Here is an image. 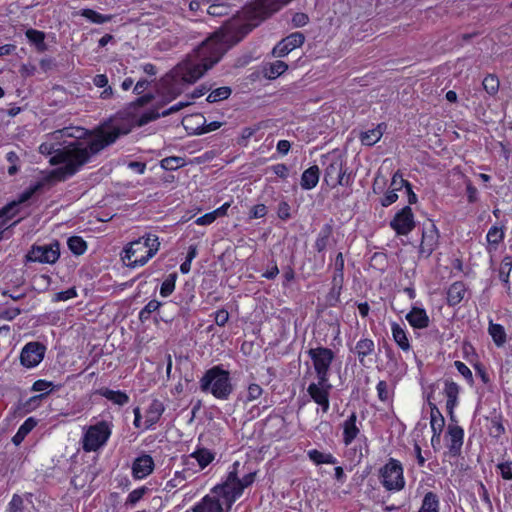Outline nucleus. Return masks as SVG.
Masks as SVG:
<instances>
[{"label": "nucleus", "mask_w": 512, "mask_h": 512, "mask_svg": "<svg viewBox=\"0 0 512 512\" xmlns=\"http://www.w3.org/2000/svg\"><path fill=\"white\" fill-rule=\"evenodd\" d=\"M308 21L309 18L305 13H295L292 17V23L295 27L305 26Z\"/></svg>", "instance_id": "nucleus-64"}, {"label": "nucleus", "mask_w": 512, "mask_h": 512, "mask_svg": "<svg viewBox=\"0 0 512 512\" xmlns=\"http://www.w3.org/2000/svg\"><path fill=\"white\" fill-rule=\"evenodd\" d=\"M199 385L202 392L211 393L220 400H227L233 392L230 373L221 366L208 369L200 379Z\"/></svg>", "instance_id": "nucleus-4"}, {"label": "nucleus", "mask_w": 512, "mask_h": 512, "mask_svg": "<svg viewBox=\"0 0 512 512\" xmlns=\"http://www.w3.org/2000/svg\"><path fill=\"white\" fill-rule=\"evenodd\" d=\"M375 345L371 339H361L356 343L355 353L357 354L359 361L362 363L364 358L371 355L374 351Z\"/></svg>", "instance_id": "nucleus-30"}, {"label": "nucleus", "mask_w": 512, "mask_h": 512, "mask_svg": "<svg viewBox=\"0 0 512 512\" xmlns=\"http://www.w3.org/2000/svg\"><path fill=\"white\" fill-rule=\"evenodd\" d=\"M176 274H170L162 283L160 294L162 297H168L175 289Z\"/></svg>", "instance_id": "nucleus-47"}, {"label": "nucleus", "mask_w": 512, "mask_h": 512, "mask_svg": "<svg viewBox=\"0 0 512 512\" xmlns=\"http://www.w3.org/2000/svg\"><path fill=\"white\" fill-rule=\"evenodd\" d=\"M308 355L313 362V367L317 375V380H329V371L334 361V352L326 347L311 348Z\"/></svg>", "instance_id": "nucleus-7"}, {"label": "nucleus", "mask_w": 512, "mask_h": 512, "mask_svg": "<svg viewBox=\"0 0 512 512\" xmlns=\"http://www.w3.org/2000/svg\"><path fill=\"white\" fill-rule=\"evenodd\" d=\"M76 296H77L76 289L74 287H72L65 291L56 293L53 297V301H55V302L66 301V300L75 298Z\"/></svg>", "instance_id": "nucleus-52"}, {"label": "nucleus", "mask_w": 512, "mask_h": 512, "mask_svg": "<svg viewBox=\"0 0 512 512\" xmlns=\"http://www.w3.org/2000/svg\"><path fill=\"white\" fill-rule=\"evenodd\" d=\"M162 116V112L159 113L158 111L156 110H151L149 112H146L144 114L141 115V117L139 118V121H138V125L139 126H143L153 120H156L158 119L159 117Z\"/></svg>", "instance_id": "nucleus-53"}, {"label": "nucleus", "mask_w": 512, "mask_h": 512, "mask_svg": "<svg viewBox=\"0 0 512 512\" xmlns=\"http://www.w3.org/2000/svg\"><path fill=\"white\" fill-rule=\"evenodd\" d=\"M484 90L494 96L499 90V79L493 74L487 75L482 82Z\"/></svg>", "instance_id": "nucleus-43"}, {"label": "nucleus", "mask_w": 512, "mask_h": 512, "mask_svg": "<svg viewBox=\"0 0 512 512\" xmlns=\"http://www.w3.org/2000/svg\"><path fill=\"white\" fill-rule=\"evenodd\" d=\"M444 393L447 397L446 408L450 416H453V410L457 405L459 386L452 381L445 382Z\"/></svg>", "instance_id": "nucleus-23"}, {"label": "nucleus", "mask_w": 512, "mask_h": 512, "mask_svg": "<svg viewBox=\"0 0 512 512\" xmlns=\"http://www.w3.org/2000/svg\"><path fill=\"white\" fill-rule=\"evenodd\" d=\"M147 490H148V488H146V487H140V488L133 490L128 495V502L131 504L137 503L143 497V495L147 492Z\"/></svg>", "instance_id": "nucleus-58"}, {"label": "nucleus", "mask_w": 512, "mask_h": 512, "mask_svg": "<svg viewBox=\"0 0 512 512\" xmlns=\"http://www.w3.org/2000/svg\"><path fill=\"white\" fill-rule=\"evenodd\" d=\"M231 11V6L228 2L211 3L207 8V13L214 17H221L228 15Z\"/></svg>", "instance_id": "nucleus-35"}, {"label": "nucleus", "mask_w": 512, "mask_h": 512, "mask_svg": "<svg viewBox=\"0 0 512 512\" xmlns=\"http://www.w3.org/2000/svg\"><path fill=\"white\" fill-rule=\"evenodd\" d=\"M111 432V425L106 421H100L95 425H91L83 437V450L86 452L97 451L106 444Z\"/></svg>", "instance_id": "nucleus-6"}, {"label": "nucleus", "mask_w": 512, "mask_h": 512, "mask_svg": "<svg viewBox=\"0 0 512 512\" xmlns=\"http://www.w3.org/2000/svg\"><path fill=\"white\" fill-rule=\"evenodd\" d=\"M72 130H74V128H63L61 130H57V131L53 132L52 134H50V138H51V140H58L63 136H67V137H74V138L79 139V138H82L84 134H86L85 130L82 128L75 129V131L78 134L71 132Z\"/></svg>", "instance_id": "nucleus-39"}, {"label": "nucleus", "mask_w": 512, "mask_h": 512, "mask_svg": "<svg viewBox=\"0 0 512 512\" xmlns=\"http://www.w3.org/2000/svg\"><path fill=\"white\" fill-rule=\"evenodd\" d=\"M291 0H256L245 6L242 11L244 23L238 20L228 22L224 28L206 39L193 53L179 63L171 72L174 83L166 80L167 94L171 99L176 98L183 91L178 82L193 84L201 78L206 71L220 61L229 47L238 43L254 27L263 20L279 11Z\"/></svg>", "instance_id": "nucleus-1"}, {"label": "nucleus", "mask_w": 512, "mask_h": 512, "mask_svg": "<svg viewBox=\"0 0 512 512\" xmlns=\"http://www.w3.org/2000/svg\"><path fill=\"white\" fill-rule=\"evenodd\" d=\"M67 244L75 255H82L87 249L86 242L79 236L70 237Z\"/></svg>", "instance_id": "nucleus-40"}, {"label": "nucleus", "mask_w": 512, "mask_h": 512, "mask_svg": "<svg viewBox=\"0 0 512 512\" xmlns=\"http://www.w3.org/2000/svg\"><path fill=\"white\" fill-rule=\"evenodd\" d=\"M161 306V303L157 300H151L149 301L144 308L139 313V319L144 322L147 321L151 315V313L157 311L159 307Z\"/></svg>", "instance_id": "nucleus-46"}, {"label": "nucleus", "mask_w": 512, "mask_h": 512, "mask_svg": "<svg viewBox=\"0 0 512 512\" xmlns=\"http://www.w3.org/2000/svg\"><path fill=\"white\" fill-rule=\"evenodd\" d=\"M466 294V287L463 282L453 283L447 291V301L451 306L459 304Z\"/></svg>", "instance_id": "nucleus-25"}, {"label": "nucleus", "mask_w": 512, "mask_h": 512, "mask_svg": "<svg viewBox=\"0 0 512 512\" xmlns=\"http://www.w3.org/2000/svg\"><path fill=\"white\" fill-rule=\"evenodd\" d=\"M380 477L382 485L389 491H399L405 486L403 468L400 462L395 459H390L380 470Z\"/></svg>", "instance_id": "nucleus-8"}, {"label": "nucleus", "mask_w": 512, "mask_h": 512, "mask_svg": "<svg viewBox=\"0 0 512 512\" xmlns=\"http://www.w3.org/2000/svg\"><path fill=\"white\" fill-rule=\"evenodd\" d=\"M184 165V159L181 157H166L161 160V167L165 170H175Z\"/></svg>", "instance_id": "nucleus-48"}, {"label": "nucleus", "mask_w": 512, "mask_h": 512, "mask_svg": "<svg viewBox=\"0 0 512 512\" xmlns=\"http://www.w3.org/2000/svg\"><path fill=\"white\" fill-rule=\"evenodd\" d=\"M164 408L162 404L158 401H154L149 409V419L148 421L151 422V424L155 423L159 417L161 416Z\"/></svg>", "instance_id": "nucleus-50"}, {"label": "nucleus", "mask_w": 512, "mask_h": 512, "mask_svg": "<svg viewBox=\"0 0 512 512\" xmlns=\"http://www.w3.org/2000/svg\"><path fill=\"white\" fill-rule=\"evenodd\" d=\"M119 135L120 131L116 128L100 130L87 145L74 141L62 148L58 147L56 142L46 141L39 146V152L43 155H51L49 162L52 165L63 164L59 173L65 178L74 175L93 155L114 143Z\"/></svg>", "instance_id": "nucleus-2"}, {"label": "nucleus", "mask_w": 512, "mask_h": 512, "mask_svg": "<svg viewBox=\"0 0 512 512\" xmlns=\"http://www.w3.org/2000/svg\"><path fill=\"white\" fill-rule=\"evenodd\" d=\"M37 425V421L30 417L24 421V423L19 427L16 434L13 436V443L15 445H19L24 438L34 429V427Z\"/></svg>", "instance_id": "nucleus-29"}, {"label": "nucleus", "mask_w": 512, "mask_h": 512, "mask_svg": "<svg viewBox=\"0 0 512 512\" xmlns=\"http://www.w3.org/2000/svg\"><path fill=\"white\" fill-rule=\"evenodd\" d=\"M447 434L449 437V451L452 455L456 456L460 453L463 445L464 431L460 426L449 425Z\"/></svg>", "instance_id": "nucleus-18"}, {"label": "nucleus", "mask_w": 512, "mask_h": 512, "mask_svg": "<svg viewBox=\"0 0 512 512\" xmlns=\"http://www.w3.org/2000/svg\"><path fill=\"white\" fill-rule=\"evenodd\" d=\"M24 511V501L22 497L18 494H14L12 496L11 501L8 504V512H23Z\"/></svg>", "instance_id": "nucleus-51"}, {"label": "nucleus", "mask_w": 512, "mask_h": 512, "mask_svg": "<svg viewBox=\"0 0 512 512\" xmlns=\"http://www.w3.org/2000/svg\"><path fill=\"white\" fill-rule=\"evenodd\" d=\"M17 212H18L17 203L11 202V203L7 204L5 207H3L2 209H0V219L3 217L11 218L14 215H16Z\"/></svg>", "instance_id": "nucleus-56"}, {"label": "nucleus", "mask_w": 512, "mask_h": 512, "mask_svg": "<svg viewBox=\"0 0 512 512\" xmlns=\"http://www.w3.org/2000/svg\"><path fill=\"white\" fill-rule=\"evenodd\" d=\"M45 346L39 342L27 343L20 354L21 364L27 368L37 366L43 359Z\"/></svg>", "instance_id": "nucleus-13"}, {"label": "nucleus", "mask_w": 512, "mask_h": 512, "mask_svg": "<svg viewBox=\"0 0 512 512\" xmlns=\"http://www.w3.org/2000/svg\"><path fill=\"white\" fill-rule=\"evenodd\" d=\"M357 416L352 413L343 423V442L349 445L358 436L360 430L356 425Z\"/></svg>", "instance_id": "nucleus-21"}, {"label": "nucleus", "mask_w": 512, "mask_h": 512, "mask_svg": "<svg viewBox=\"0 0 512 512\" xmlns=\"http://www.w3.org/2000/svg\"><path fill=\"white\" fill-rule=\"evenodd\" d=\"M96 393L119 406H123L129 402V396L122 391H114L109 388L102 387L98 389Z\"/></svg>", "instance_id": "nucleus-24"}, {"label": "nucleus", "mask_w": 512, "mask_h": 512, "mask_svg": "<svg viewBox=\"0 0 512 512\" xmlns=\"http://www.w3.org/2000/svg\"><path fill=\"white\" fill-rule=\"evenodd\" d=\"M217 219L216 215L214 214V212H209V213H206L205 215L201 216V217H198L196 220H195V223L197 225H210L212 224L215 220Z\"/></svg>", "instance_id": "nucleus-62"}, {"label": "nucleus", "mask_w": 512, "mask_h": 512, "mask_svg": "<svg viewBox=\"0 0 512 512\" xmlns=\"http://www.w3.org/2000/svg\"><path fill=\"white\" fill-rule=\"evenodd\" d=\"M431 413H430V425L431 430L433 432L431 438V444L434 445V440L437 439V442L440 443V436L443 430L445 420L439 409L434 403H429Z\"/></svg>", "instance_id": "nucleus-17"}, {"label": "nucleus", "mask_w": 512, "mask_h": 512, "mask_svg": "<svg viewBox=\"0 0 512 512\" xmlns=\"http://www.w3.org/2000/svg\"><path fill=\"white\" fill-rule=\"evenodd\" d=\"M267 214V207L264 204H257L250 210V218H262Z\"/></svg>", "instance_id": "nucleus-59"}, {"label": "nucleus", "mask_w": 512, "mask_h": 512, "mask_svg": "<svg viewBox=\"0 0 512 512\" xmlns=\"http://www.w3.org/2000/svg\"><path fill=\"white\" fill-rule=\"evenodd\" d=\"M305 41V36L301 32H294L281 40L274 48L273 55L284 57L295 48L300 47Z\"/></svg>", "instance_id": "nucleus-15"}, {"label": "nucleus", "mask_w": 512, "mask_h": 512, "mask_svg": "<svg viewBox=\"0 0 512 512\" xmlns=\"http://www.w3.org/2000/svg\"><path fill=\"white\" fill-rule=\"evenodd\" d=\"M406 319L409 324L417 329L426 328L429 324V317L422 308L414 307L407 315Z\"/></svg>", "instance_id": "nucleus-20"}, {"label": "nucleus", "mask_w": 512, "mask_h": 512, "mask_svg": "<svg viewBox=\"0 0 512 512\" xmlns=\"http://www.w3.org/2000/svg\"><path fill=\"white\" fill-rule=\"evenodd\" d=\"M383 135V124H379L376 128L362 132L360 140L363 145L372 146L376 144Z\"/></svg>", "instance_id": "nucleus-28"}, {"label": "nucleus", "mask_w": 512, "mask_h": 512, "mask_svg": "<svg viewBox=\"0 0 512 512\" xmlns=\"http://www.w3.org/2000/svg\"><path fill=\"white\" fill-rule=\"evenodd\" d=\"M231 92L232 90L228 86L219 87L212 90L206 100L209 103L219 102L227 99L231 95Z\"/></svg>", "instance_id": "nucleus-36"}, {"label": "nucleus", "mask_w": 512, "mask_h": 512, "mask_svg": "<svg viewBox=\"0 0 512 512\" xmlns=\"http://www.w3.org/2000/svg\"><path fill=\"white\" fill-rule=\"evenodd\" d=\"M488 332L497 347H502L506 343L507 335L502 325L490 321Z\"/></svg>", "instance_id": "nucleus-27"}, {"label": "nucleus", "mask_w": 512, "mask_h": 512, "mask_svg": "<svg viewBox=\"0 0 512 512\" xmlns=\"http://www.w3.org/2000/svg\"><path fill=\"white\" fill-rule=\"evenodd\" d=\"M186 475L184 472H176L174 477L170 479L165 486V490L170 492L175 488H180L185 485Z\"/></svg>", "instance_id": "nucleus-45"}, {"label": "nucleus", "mask_w": 512, "mask_h": 512, "mask_svg": "<svg viewBox=\"0 0 512 512\" xmlns=\"http://www.w3.org/2000/svg\"><path fill=\"white\" fill-rule=\"evenodd\" d=\"M288 69V65L281 61L277 60L272 63H269L263 67V75L268 79H276L280 75H282Z\"/></svg>", "instance_id": "nucleus-26"}, {"label": "nucleus", "mask_w": 512, "mask_h": 512, "mask_svg": "<svg viewBox=\"0 0 512 512\" xmlns=\"http://www.w3.org/2000/svg\"><path fill=\"white\" fill-rule=\"evenodd\" d=\"M391 228L398 235H407L415 227L414 216L410 206L401 209L390 222Z\"/></svg>", "instance_id": "nucleus-12"}, {"label": "nucleus", "mask_w": 512, "mask_h": 512, "mask_svg": "<svg viewBox=\"0 0 512 512\" xmlns=\"http://www.w3.org/2000/svg\"><path fill=\"white\" fill-rule=\"evenodd\" d=\"M512 270V257L505 256L500 264L499 278L503 284H509L510 272Z\"/></svg>", "instance_id": "nucleus-38"}, {"label": "nucleus", "mask_w": 512, "mask_h": 512, "mask_svg": "<svg viewBox=\"0 0 512 512\" xmlns=\"http://www.w3.org/2000/svg\"><path fill=\"white\" fill-rule=\"evenodd\" d=\"M59 256V244L56 242L49 245L33 246L26 258L31 262L53 264L58 260Z\"/></svg>", "instance_id": "nucleus-10"}, {"label": "nucleus", "mask_w": 512, "mask_h": 512, "mask_svg": "<svg viewBox=\"0 0 512 512\" xmlns=\"http://www.w3.org/2000/svg\"><path fill=\"white\" fill-rule=\"evenodd\" d=\"M41 187V183H37L36 185L30 187L28 190L24 191L18 201H14L15 203H17V206L21 203H24L26 202L27 200H29L32 195Z\"/></svg>", "instance_id": "nucleus-57"}, {"label": "nucleus", "mask_w": 512, "mask_h": 512, "mask_svg": "<svg viewBox=\"0 0 512 512\" xmlns=\"http://www.w3.org/2000/svg\"><path fill=\"white\" fill-rule=\"evenodd\" d=\"M262 392L263 390L258 384H251L248 387L247 399L249 401L256 400L261 396Z\"/></svg>", "instance_id": "nucleus-60"}, {"label": "nucleus", "mask_w": 512, "mask_h": 512, "mask_svg": "<svg viewBox=\"0 0 512 512\" xmlns=\"http://www.w3.org/2000/svg\"><path fill=\"white\" fill-rule=\"evenodd\" d=\"M331 389L332 385L329 383V380H317V383H311L307 388L311 399L321 407L324 413L329 410V395Z\"/></svg>", "instance_id": "nucleus-11"}, {"label": "nucleus", "mask_w": 512, "mask_h": 512, "mask_svg": "<svg viewBox=\"0 0 512 512\" xmlns=\"http://www.w3.org/2000/svg\"><path fill=\"white\" fill-rule=\"evenodd\" d=\"M324 180L332 187L337 185L349 186L351 184V176L347 174L342 159L336 158L326 167Z\"/></svg>", "instance_id": "nucleus-9"}, {"label": "nucleus", "mask_w": 512, "mask_h": 512, "mask_svg": "<svg viewBox=\"0 0 512 512\" xmlns=\"http://www.w3.org/2000/svg\"><path fill=\"white\" fill-rule=\"evenodd\" d=\"M486 238L489 244L497 245L503 240L504 232L501 228L493 226L489 229Z\"/></svg>", "instance_id": "nucleus-49"}, {"label": "nucleus", "mask_w": 512, "mask_h": 512, "mask_svg": "<svg viewBox=\"0 0 512 512\" xmlns=\"http://www.w3.org/2000/svg\"><path fill=\"white\" fill-rule=\"evenodd\" d=\"M82 16L97 24H103L109 22L112 19L111 15H103L92 9H84L82 11Z\"/></svg>", "instance_id": "nucleus-42"}, {"label": "nucleus", "mask_w": 512, "mask_h": 512, "mask_svg": "<svg viewBox=\"0 0 512 512\" xmlns=\"http://www.w3.org/2000/svg\"><path fill=\"white\" fill-rule=\"evenodd\" d=\"M331 235V228L329 226H325L318 234L317 239L315 241V249L320 253L323 252L327 245Z\"/></svg>", "instance_id": "nucleus-41"}, {"label": "nucleus", "mask_w": 512, "mask_h": 512, "mask_svg": "<svg viewBox=\"0 0 512 512\" xmlns=\"http://www.w3.org/2000/svg\"><path fill=\"white\" fill-rule=\"evenodd\" d=\"M25 34L28 40L34 43L39 50L44 51L46 49V45L44 43L45 34L42 31L28 29Z\"/></svg>", "instance_id": "nucleus-37"}, {"label": "nucleus", "mask_w": 512, "mask_h": 512, "mask_svg": "<svg viewBox=\"0 0 512 512\" xmlns=\"http://www.w3.org/2000/svg\"><path fill=\"white\" fill-rule=\"evenodd\" d=\"M193 120H197V122L199 123V126H197L193 129V133L197 134V135L206 134V133L215 131L223 125L222 122H218V121H213V122H210L207 124L204 116L201 114H194V115L187 116V118L185 119V123H189L190 121H193Z\"/></svg>", "instance_id": "nucleus-19"}, {"label": "nucleus", "mask_w": 512, "mask_h": 512, "mask_svg": "<svg viewBox=\"0 0 512 512\" xmlns=\"http://www.w3.org/2000/svg\"><path fill=\"white\" fill-rule=\"evenodd\" d=\"M189 458L195 459L200 469H204L213 461L214 455L207 449H198L190 454Z\"/></svg>", "instance_id": "nucleus-34"}, {"label": "nucleus", "mask_w": 512, "mask_h": 512, "mask_svg": "<svg viewBox=\"0 0 512 512\" xmlns=\"http://www.w3.org/2000/svg\"><path fill=\"white\" fill-rule=\"evenodd\" d=\"M320 176V170L318 166L314 165L306 169L301 176V187L304 190H311L313 189L318 181Z\"/></svg>", "instance_id": "nucleus-22"}, {"label": "nucleus", "mask_w": 512, "mask_h": 512, "mask_svg": "<svg viewBox=\"0 0 512 512\" xmlns=\"http://www.w3.org/2000/svg\"><path fill=\"white\" fill-rule=\"evenodd\" d=\"M271 170L280 178L286 179L289 174V169L285 164H276L271 167Z\"/></svg>", "instance_id": "nucleus-63"}, {"label": "nucleus", "mask_w": 512, "mask_h": 512, "mask_svg": "<svg viewBox=\"0 0 512 512\" xmlns=\"http://www.w3.org/2000/svg\"><path fill=\"white\" fill-rule=\"evenodd\" d=\"M407 184H410L408 181L404 180L402 175L399 172H396L391 181L392 190L398 191L405 187L407 189Z\"/></svg>", "instance_id": "nucleus-55"}, {"label": "nucleus", "mask_w": 512, "mask_h": 512, "mask_svg": "<svg viewBox=\"0 0 512 512\" xmlns=\"http://www.w3.org/2000/svg\"><path fill=\"white\" fill-rule=\"evenodd\" d=\"M239 462H235L226 480L216 485L211 492L191 508L192 512H229L233 503L242 495L243 490L255 480V473L250 472L242 478L238 476Z\"/></svg>", "instance_id": "nucleus-3"}, {"label": "nucleus", "mask_w": 512, "mask_h": 512, "mask_svg": "<svg viewBox=\"0 0 512 512\" xmlns=\"http://www.w3.org/2000/svg\"><path fill=\"white\" fill-rule=\"evenodd\" d=\"M497 468L500 471V474L505 480H512V462L506 461L503 463H499Z\"/></svg>", "instance_id": "nucleus-54"}, {"label": "nucleus", "mask_w": 512, "mask_h": 512, "mask_svg": "<svg viewBox=\"0 0 512 512\" xmlns=\"http://www.w3.org/2000/svg\"><path fill=\"white\" fill-rule=\"evenodd\" d=\"M53 387L54 386H53L52 382H49L46 380H37L36 382H34V384L32 386V390L36 391V392H43V393L39 396L33 397L32 400L44 397L45 395H47L49 392H51L53 390Z\"/></svg>", "instance_id": "nucleus-44"}, {"label": "nucleus", "mask_w": 512, "mask_h": 512, "mask_svg": "<svg viewBox=\"0 0 512 512\" xmlns=\"http://www.w3.org/2000/svg\"><path fill=\"white\" fill-rule=\"evenodd\" d=\"M439 234L434 223L429 222L423 228L422 240L419 247L420 255L428 258L438 246Z\"/></svg>", "instance_id": "nucleus-14"}, {"label": "nucleus", "mask_w": 512, "mask_h": 512, "mask_svg": "<svg viewBox=\"0 0 512 512\" xmlns=\"http://www.w3.org/2000/svg\"><path fill=\"white\" fill-rule=\"evenodd\" d=\"M308 457L315 464H336L337 460L331 453H323L316 449L308 451Z\"/></svg>", "instance_id": "nucleus-33"}, {"label": "nucleus", "mask_w": 512, "mask_h": 512, "mask_svg": "<svg viewBox=\"0 0 512 512\" xmlns=\"http://www.w3.org/2000/svg\"><path fill=\"white\" fill-rule=\"evenodd\" d=\"M160 242L156 235L148 234L133 241L125 249L124 259L129 260L128 266L135 268L145 265L159 250Z\"/></svg>", "instance_id": "nucleus-5"}, {"label": "nucleus", "mask_w": 512, "mask_h": 512, "mask_svg": "<svg viewBox=\"0 0 512 512\" xmlns=\"http://www.w3.org/2000/svg\"><path fill=\"white\" fill-rule=\"evenodd\" d=\"M377 393L381 401H387L389 399L388 385L385 381H380L377 384Z\"/></svg>", "instance_id": "nucleus-61"}, {"label": "nucleus", "mask_w": 512, "mask_h": 512, "mask_svg": "<svg viewBox=\"0 0 512 512\" xmlns=\"http://www.w3.org/2000/svg\"><path fill=\"white\" fill-rule=\"evenodd\" d=\"M392 335L394 341L397 345L404 351H408L410 349V343L406 336L405 331L401 328V326L397 323H392Z\"/></svg>", "instance_id": "nucleus-32"}, {"label": "nucleus", "mask_w": 512, "mask_h": 512, "mask_svg": "<svg viewBox=\"0 0 512 512\" xmlns=\"http://www.w3.org/2000/svg\"><path fill=\"white\" fill-rule=\"evenodd\" d=\"M418 512H439V498L433 492H427Z\"/></svg>", "instance_id": "nucleus-31"}, {"label": "nucleus", "mask_w": 512, "mask_h": 512, "mask_svg": "<svg viewBox=\"0 0 512 512\" xmlns=\"http://www.w3.org/2000/svg\"><path fill=\"white\" fill-rule=\"evenodd\" d=\"M154 461L150 455L144 454L136 458L132 465V474L136 479H142L152 473Z\"/></svg>", "instance_id": "nucleus-16"}]
</instances>
